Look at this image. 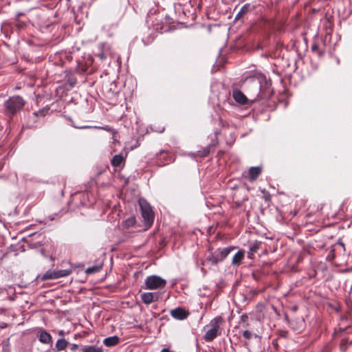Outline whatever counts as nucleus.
Returning <instances> with one entry per match:
<instances>
[{
  "mask_svg": "<svg viewBox=\"0 0 352 352\" xmlns=\"http://www.w3.org/2000/svg\"><path fill=\"white\" fill-rule=\"evenodd\" d=\"M244 255H245V251L243 250H239L234 255V256L232 259V265H234V266H239L241 263V262L244 258Z\"/></svg>",
  "mask_w": 352,
  "mask_h": 352,
  "instance_id": "9d476101",
  "label": "nucleus"
},
{
  "mask_svg": "<svg viewBox=\"0 0 352 352\" xmlns=\"http://www.w3.org/2000/svg\"><path fill=\"white\" fill-rule=\"evenodd\" d=\"M41 279L42 280H55L56 276L54 274V271L53 270H47L45 274L42 275Z\"/></svg>",
  "mask_w": 352,
  "mask_h": 352,
  "instance_id": "a211bd4d",
  "label": "nucleus"
},
{
  "mask_svg": "<svg viewBox=\"0 0 352 352\" xmlns=\"http://www.w3.org/2000/svg\"><path fill=\"white\" fill-rule=\"evenodd\" d=\"M340 348H341L342 350H343L342 349V344H341Z\"/></svg>",
  "mask_w": 352,
  "mask_h": 352,
  "instance_id": "a19ab883",
  "label": "nucleus"
},
{
  "mask_svg": "<svg viewBox=\"0 0 352 352\" xmlns=\"http://www.w3.org/2000/svg\"><path fill=\"white\" fill-rule=\"evenodd\" d=\"M312 51H316L318 50V46L316 45H314L311 47Z\"/></svg>",
  "mask_w": 352,
  "mask_h": 352,
  "instance_id": "f704fd0d",
  "label": "nucleus"
},
{
  "mask_svg": "<svg viewBox=\"0 0 352 352\" xmlns=\"http://www.w3.org/2000/svg\"><path fill=\"white\" fill-rule=\"evenodd\" d=\"M338 245H340V246H342V248L344 250V243H343L342 242H340V241H339V242L338 243Z\"/></svg>",
  "mask_w": 352,
  "mask_h": 352,
  "instance_id": "c9c22d12",
  "label": "nucleus"
},
{
  "mask_svg": "<svg viewBox=\"0 0 352 352\" xmlns=\"http://www.w3.org/2000/svg\"><path fill=\"white\" fill-rule=\"evenodd\" d=\"M97 56L99 57V58L101 60H103L104 59L107 58V53L104 51H102L101 52H99Z\"/></svg>",
  "mask_w": 352,
  "mask_h": 352,
  "instance_id": "cd10ccee",
  "label": "nucleus"
},
{
  "mask_svg": "<svg viewBox=\"0 0 352 352\" xmlns=\"http://www.w3.org/2000/svg\"><path fill=\"white\" fill-rule=\"evenodd\" d=\"M139 204L141 209V213L145 221L146 226L149 228L152 225L154 219V214L151 206L144 199H140Z\"/></svg>",
  "mask_w": 352,
  "mask_h": 352,
  "instance_id": "7ed1b4c3",
  "label": "nucleus"
},
{
  "mask_svg": "<svg viewBox=\"0 0 352 352\" xmlns=\"http://www.w3.org/2000/svg\"><path fill=\"white\" fill-rule=\"evenodd\" d=\"M235 249V247H228L224 248H219L217 249V252H219V255L221 257V260L223 261L228 255Z\"/></svg>",
  "mask_w": 352,
  "mask_h": 352,
  "instance_id": "ddd939ff",
  "label": "nucleus"
},
{
  "mask_svg": "<svg viewBox=\"0 0 352 352\" xmlns=\"http://www.w3.org/2000/svg\"><path fill=\"white\" fill-rule=\"evenodd\" d=\"M222 322L221 317L215 318L210 321L211 328L205 333L204 338L206 342H212L218 335L219 331V324Z\"/></svg>",
  "mask_w": 352,
  "mask_h": 352,
  "instance_id": "39448f33",
  "label": "nucleus"
},
{
  "mask_svg": "<svg viewBox=\"0 0 352 352\" xmlns=\"http://www.w3.org/2000/svg\"><path fill=\"white\" fill-rule=\"evenodd\" d=\"M68 344L69 342L64 338L58 339L56 343V348L58 351H62L67 347Z\"/></svg>",
  "mask_w": 352,
  "mask_h": 352,
  "instance_id": "6ab92c4d",
  "label": "nucleus"
},
{
  "mask_svg": "<svg viewBox=\"0 0 352 352\" xmlns=\"http://www.w3.org/2000/svg\"><path fill=\"white\" fill-rule=\"evenodd\" d=\"M123 161V157L122 155H115L112 160H111V164L113 166H116V167H118L120 166L122 162Z\"/></svg>",
  "mask_w": 352,
  "mask_h": 352,
  "instance_id": "5701e85b",
  "label": "nucleus"
},
{
  "mask_svg": "<svg viewBox=\"0 0 352 352\" xmlns=\"http://www.w3.org/2000/svg\"><path fill=\"white\" fill-rule=\"evenodd\" d=\"M166 284V280L159 276L151 275L147 276L145 279V289H157L164 288Z\"/></svg>",
  "mask_w": 352,
  "mask_h": 352,
  "instance_id": "20e7f679",
  "label": "nucleus"
},
{
  "mask_svg": "<svg viewBox=\"0 0 352 352\" xmlns=\"http://www.w3.org/2000/svg\"><path fill=\"white\" fill-rule=\"evenodd\" d=\"M328 258H331V259H333L334 258V250L331 249L329 254L328 255Z\"/></svg>",
  "mask_w": 352,
  "mask_h": 352,
  "instance_id": "2f4dec72",
  "label": "nucleus"
},
{
  "mask_svg": "<svg viewBox=\"0 0 352 352\" xmlns=\"http://www.w3.org/2000/svg\"><path fill=\"white\" fill-rule=\"evenodd\" d=\"M77 128V126H76ZM89 128H95V129H103L107 131H111L112 129L109 126H83L80 127H78V129H89Z\"/></svg>",
  "mask_w": 352,
  "mask_h": 352,
  "instance_id": "b1692460",
  "label": "nucleus"
},
{
  "mask_svg": "<svg viewBox=\"0 0 352 352\" xmlns=\"http://www.w3.org/2000/svg\"><path fill=\"white\" fill-rule=\"evenodd\" d=\"M102 263H100L98 265H94L92 267H89L86 269L85 273L87 274H92L97 273L102 269Z\"/></svg>",
  "mask_w": 352,
  "mask_h": 352,
  "instance_id": "aec40b11",
  "label": "nucleus"
},
{
  "mask_svg": "<svg viewBox=\"0 0 352 352\" xmlns=\"http://www.w3.org/2000/svg\"><path fill=\"white\" fill-rule=\"evenodd\" d=\"M261 242L254 241L251 243L249 247V251L248 252V256L249 258H252L254 254L259 249Z\"/></svg>",
  "mask_w": 352,
  "mask_h": 352,
  "instance_id": "4468645a",
  "label": "nucleus"
},
{
  "mask_svg": "<svg viewBox=\"0 0 352 352\" xmlns=\"http://www.w3.org/2000/svg\"><path fill=\"white\" fill-rule=\"evenodd\" d=\"M170 315L177 320H184L188 316V313L182 308H176L170 311Z\"/></svg>",
  "mask_w": 352,
  "mask_h": 352,
  "instance_id": "6e6552de",
  "label": "nucleus"
},
{
  "mask_svg": "<svg viewBox=\"0 0 352 352\" xmlns=\"http://www.w3.org/2000/svg\"><path fill=\"white\" fill-rule=\"evenodd\" d=\"M232 97L237 103L241 104H245L249 100L248 97L241 91L237 89H233Z\"/></svg>",
  "mask_w": 352,
  "mask_h": 352,
  "instance_id": "423d86ee",
  "label": "nucleus"
},
{
  "mask_svg": "<svg viewBox=\"0 0 352 352\" xmlns=\"http://www.w3.org/2000/svg\"><path fill=\"white\" fill-rule=\"evenodd\" d=\"M262 170L260 166H252L251 167L248 173V175L245 176L249 181L253 182L257 179Z\"/></svg>",
  "mask_w": 352,
  "mask_h": 352,
  "instance_id": "0eeeda50",
  "label": "nucleus"
},
{
  "mask_svg": "<svg viewBox=\"0 0 352 352\" xmlns=\"http://www.w3.org/2000/svg\"><path fill=\"white\" fill-rule=\"evenodd\" d=\"M22 15H23V14H22V13H18V14H16V18L18 19V18H19V17H20L21 16H22Z\"/></svg>",
  "mask_w": 352,
  "mask_h": 352,
  "instance_id": "e433bc0d",
  "label": "nucleus"
},
{
  "mask_svg": "<svg viewBox=\"0 0 352 352\" xmlns=\"http://www.w3.org/2000/svg\"><path fill=\"white\" fill-rule=\"evenodd\" d=\"M244 86L252 102L258 98H270L272 94L270 81L261 73L247 75L244 80Z\"/></svg>",
  "mask_w": 352,
  "mask_h": 352,
  "instance_id": "f257e3e1",
  "label": "nucleus"
},
{
  "mask_svg": "<svg viewBox=\"0 0 352 352\" xmlns=\"http://www.w3.org/2000/svg\"><path fill=\"white\" fill-rule=\"evenodd\" d=\"M161 352H174V351H172L169 350V349H167V348H164V349L161 351Z\"/></svg>",
  "mask_w": 352,
  "mask_h": 352,
  "instance_id": "72a5a7b5",
  "label": "nucleus"
},
{
  "mask_svg": "<svg viewBox=\"0 0 352 352\" xmlns=\"http://www.w3.org/2000/svg\"><path fill=\"white\" fill-rule=\"evenodd\" d=\"M54 271V274L56 276V279L66 277L69 276L72 273L71 269L66 270H53Z\"/></svg>",
  "mask_w": 352,
  "mask_h": 352,
  "instance_id": "2eb2a0df",
  "label": "nucleus"
},
{
  "mask_svg": "<svg viewBox=\"0 0 352 352\" xmlns=\"http://www.w3.org/2000/svg\"><path fill=\"white\" fill-rule=\"evenodd\" d=\"M207 262L210 263L213 265H217V260H214L213 252L209 251L206 258L201 261V265H204Z\"/></svg>",
  "mask_w": 352,
  "mask_h": 352,
  "instance_id": "dca6fc26",
  "label": "nucleus"
},
{
  "mask_svg": "<svg viewBox=\"0 0 352 352\" xmlns=\"http://www.w3.org/2000/svg\"><path fill=\"white\" fill-rule=\"evenodd\" d=\"M135 223H136L135 218V217L132 216V217L127 218L122 222V226L124 228H129L134 226Z\"/></svg>",
  "mask_w": 352,
  "mask_h": 352,
  "instance_id": "f3484780",
  "label": "nucleus"
},
{
  "mask_svg": "<svg viewBox=\"0 0 352 352\" xmlns=\"http://www.w3.org/2000/svg\"><path fill=\"white\" fill-rule=\"evenodd\" d=\"M48 110H49V108H43V109H40V110H39V111H38L34 112V114L36 116H44L47 113V112L48 111Z\"/></svg>",
  "mask_w": 352,
  "mask_h": 352,
  "instance_id": "bb28decb",
  "label": "nucleus"
},
{
  "mask_svg": "<svg viewBox=\"0 0 352 352\" xmlns=\"http://www.w3.org/2000/svg\"><path fill=\"white\" fill-rule=\"evenodd\" d=\"M144 303L148 305L158 299V295L153 292H145L141 295Z\"/></svg>",
  "mask_w": 352,
  "mask_h": 352,
  "instance_id": "1a4fd4ad",
  "label": "nucleus"
},
{
  "mask_svg": "<svg viewBox=\"0 0 352 352\" xmlns=\"http://www.w3.org/2000/svg\"><path fill=\"white\" fill-rule=\"evenodd\" d=\"M250 4L247 3V4H245L244 6H243L240 10L239 11V12L236 14V16H235V19H240V17L243 15L245 13H246L248 10H249V8H250Z\"/></svg>",
  "mask_w": 352,
  "mask_h": 352,
  "instance_id": "4be33fe9",
  "label": "nucleus"
},
{
  "mask_svg": "<svg viewBox=\"0 0 352 352\" xmlns=\"http://www.w3.org/2000/svg\"><path fill=\"white\" fill-rule=\"evenodd\" d=\"M189 155L192 157V156H195V154L192 153H190Z\"/></svg>",
  "mask_w": 352,
  "mask_h": 352,
  "instance_id": "58836bf2",
  "label": "nucleus"
},
{
  "mask_svg": "<svg viewBox=\"0 0 352 352\" xmlns=\"http://www.w3.org/2000/svg\"><path fill=\"white\" fill-rule=\"evenodd\" d=\"M4 292V289L2 287H0V294H2Z\"/></svg>",
  "mask_w": 352,
  "mask_h": 352,
  "instance_id": "4c0bfd02",
  "label": "nucleus"
},
{
  "mask_svg": "<svg viewBox=\"0 0 352 352\" xmlns=\"http://www.w3.org/2000/svg\"><path fill=\"white\" fill-rule=\"evenodd\" d=\"M213 254L214 256V260H217V264L219 263V262L222 261L220 258L221 257L219 256V252H217V250L213 252Z\"/></svg>",
  "mask_w": 352,
  "mask_h": 352,
  "instance_id": "c756f323",
  "label": "nucleus"
},
{
  "mask_svg": "<svg viewBox=\"0 0 352 352\" xmlns=\"http://www.w3.org/2000/svg\"><path fill=\"white\" fill-rule=\"evenodd\" d=\"M38 340L43 344H50L52 342V336L47 331H42L39 333Z\"/></svg>",
  "mask_w": 352,
  "mask_h": 352,
  "instance_id": "9b49d317",
  "label": "nucleus"
},
{
  "mask_svg": "<svg viewBox=\"0 0 352 352\" xmlns=\"http://www.w3.org/2000/svg\"><path fill=\"white\" fill-rule=\"evenodd\" d=\"M336 62H337L338 63H339V59H338V58H337Z\"/></svg>",
  "mask_w": 352,
  "mask_h": 352,
  "instance_id": "ea45409f",
  "label": "nucleus"
},
{
  "mask_svg": "<svg viewBox=\"0 0 352 352\" xmlns=\"http://www.w3.org/2000/svg\"><path fill=\"white\" fill-rule=\"evenodd\" d=\"M76 78L74 76H69L67 78L66 83L68 84L71 87H73L76 83Z\"/></svg>",
  "mask_w": 352,
  "mask_h": 352,
  "instance_id": "a878e982",
  "label": "nucleus"
},
{
  "mask_svg": "<svg viewBox=\"0 0 352 352\" xmlns=\"http://www.w3.org/2000/svg\"><path fill=\"white\" fill-rule=\"evenodd\" d=\"M213 254L214 256V260H217V264L219 263V262L222 261L220 258L221 257L219 256V252H217V250L213 252Z\"/></svg>",
  "mask_w": 352,
  "mask_h": 352,
  "instance_id": "7c9ffc66",
  "label": "nucleus"
},
{
  "mask_svg": "<svg viewBox=\"0 0 352 352\" xmlns=\"http://www.w3.org/2000/svg\"><path fill=\"white\" fill-rule=\"evenodd\" d=\"M78 344H72V346L71 350H72V351H76V350L78 349Z\"/></svg>",
  "mask_w": 352,
  "mask_h": 352,
  "instance_id": "473e14b6",
  "label": "nucleus"
},
{
  "mask_svg": "<svg viewBox=\"0 0 352 352\" xmlns=\"http://www.w3.org/2000/svg\"><path fill=\"white\" fill-rule=\"evenodd\" d=\"M210 153V148H204L202 150L198 151L196 155L199 157H206Z\"/></svg>",
  "mask_w": 352,
  "mask_h": 352,
  "instance_id": "393cba45",
  "label": "nucleus"
},
{
  "mask_svg": "<svg viewBox=\"0 0 352 352\" xmlns=\"http://www.w3.org/2000/svg\"><path fill=\"white\" fill-rule=\"evenodd\" d=\"M82 352H103L101 347L96 346H87L82 348Z\"/></svg>",
  "mask_w": 352,
  "mask_h": 352,
  "instance_id": "412c9836",
  "label": "nucleus"
},
{
  "mask_svg": "<svg viewBox=\"0 0 352 352\" xmlns=\"http://www.w3.org/2000/svg\"><path fill=\"white\" fill-rule=\"evenodd\" d=\"M120 338L117 336H113L104 338L103 343L107 346H113L118 344Z\"/></svg>",
  "mask_w": 352,
  "mask_h": 352,
  "instance_id": "f8f14e48",
  "label": "nucleus"
},
{
  "mask_svg": "<svg viewBox=\"0 0 352 352\" xmlns=\"http://www.w3.org/2000/svg\"><path fill=\"white\" fill-rule=\"evenodd\" d=\"M243 336L245 339L249 340L253 336V334L250 331L245 330L243 332Z\"/></svg>",
  "mask_w": 352,
  "mask_h": 352,
  "instance_id": "c85d7f7f",
  "label": "nucleus"
},
{
  "mask_svg": "<svg viewBox=\"0 0 352 352\" xmlns=\"http://www.w3.org/2000/svg\"><path fill=\"white\" fill-rule=\"evenodd\" d=\"M25 103V100L19 96L10 97L4 102L6 113L9 116L17 113L23 108Z\"/></svg>",
  "mask_w": 352,
  "mask_h": 352,
  "instance_id": "f03ea898",
  "label": "nucleus"
}]
</instances>
